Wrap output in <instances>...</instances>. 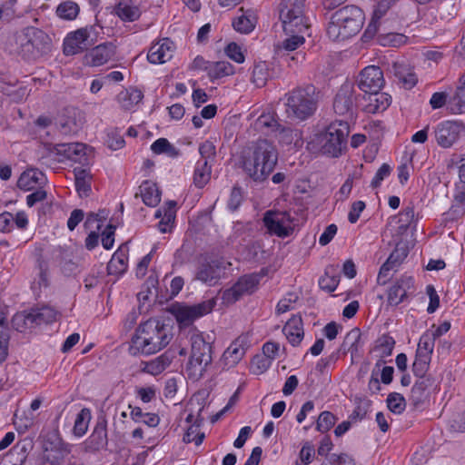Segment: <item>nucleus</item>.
<instances>
[{
    "instance_id": "nucleus-20",
    "label": "nucleus",
    "mask_w": 465,
    "mask_h": 465,
    "mask_svg": "<svg viewBox=\"0 0 465 465\" xmlns=\"http://www.w3.org/2000/svg\"><path fill=\"white\" fill-rule=\"evenodd\" d=\"M174 51V44L169 38L153 45L148 52L147 59L151 64H164L171 60Z\"/></svg>"
},
{
    "instance_id": "nucleus-23",
    "label": "nucleus",
    "mask_w": 465,
    "mask_h": 465,
    "mask_svg": "<svg viewBox=\"0 0 465 465\" xmlns=\"http://www.w3.org/2000/svg\"><path fill=\"white\" fill-rule=\"evenodd\" d=\"M249 347V339L246 335L239 336L223 352L224 361L232 366L237 364L244 356Z\"/></svg>"
},
{
    "instance_id": "nucleus-31",
    "label": "nucleus",
    "mask_w": 465,
    "mask_h": 465,
    "mask_svg": "<svg viewBox=\"0 0 465 465\" xmlns=\"http://www.w3.org/2000/svg\"><path fill=\"white\" fill-rule=\"evenodd\" d=\"M140 195L143 203L150 207L156 206L161 201V192L156 183L151 181H144L139 187Z\"/></svg>"
},
{
    "instance_id": "nucleus-35",
    "label": "nucleus",
    "mask_w": 465,
    "mask_h": 465,
    "mask_svg": "<svg viewBox=\"0 0 465 465\" xmlns=\"http://www.w3.org/2000/svg\"><path fill=\"white\" fill-rule=\"evenodd\" d=\"M74 184L80 197H87L91 193V175L83 168H74Z\"/></svg>"
},
{
    "instance_id": "nucleus-47",
    "label": "nucleus",
    "mask_w": 465,
    "mask_h": 465,
    "mask_svg": "<svg viewBox=\"0 0 465 465\" xmlns=\"http://www.w3.org/2000/svg\"><path fill=\"white\" fill-rule=\"evenodd\" d=\"M79 13V6L73 1H64L56 8V15L65 20L74 19Z\"/></svg>"
},
{
    "instance_id": "nucleus-16",
    "label": "nucleus",
    "mask_w": 465,
    "mask_h": 465,
    "mask_svg": "<svg viewBox=\"0 0 465 465\" xmlns=\"http://www.w3.org/2000/svg\"><path fill=\"white\" fill-rule=\"evenodd\" d=\"M84 124L82 113L74 107H66L59 118V130L64 134H76Z\"/></svg>"
},
{
    "instance_id": "nucleus-62",
    "label": "nucleus",
    "mask_w": 465,
    "mask_h": 465,
    "mask_svg": "<svg viewBox=\"0 0 465 465\" xmlns=\"http://www.w3.org/2000/svg\"><path fill=\"white\" fill-rule=\"evenodd\" d=\"M371 407V401L368 400H360L357 403V406L350 415V420L351 421L361 420L365 418L366 414L369 411Z\"/></svg>"
},
{
    "instance_id": "nucleus-42",
    "label": "nucleus",
    "mask_w": 465,
    "mask_h": 465,
    "mask_svg": "<svg viewBox=\"0 0 465 465\" xmlns=\"http://www.w3.org/2000/svg\"><path fill=\"white\" fill-rule=\"evenodd\" d=\"M435 344V339L429 331L423 333L419 341L416 355L422 358L431 359Z\"/></svg>"
},
{
    "instance_id": "nucleus-22",
    "label": "nucleus",
    "mask_w": 465,
    "mask_h": 465,
    "mask_svg": "<svg viewBox=\"0 0 465 465\" xmlns=\"http://www.w3.org/2000/svg\"><path fill=\"white\" fill-rule=\"evenodd\" d=\"M391 72L407 90H411L418 83V77L413 68L404 62H394L391 65Z\"/></svg>"
},
{
    "instance_id": "nucleus-1",
    "label": "nucleus",
    "mask_w": 465,
    "mask_h": 465,
    "mask_svg": "<svg viewBox=\"0 0 465 465\" xmlns=\"http://www.w3.org/2000/svg\"><path fill=\"white\" fill-rule=\"evenodd\" d=\"M173 338L171 327L163 321L150 318L137 327L132 337L130 352L151 355L166 347Z\"/></svg>"
},
{
    "instance_id": "nucleus-41",
    "label": "nucleus",
    "mask_w": 465,
    "mask_h": 465,
    "mask_svg": "<svg viewBox=\"0 0 465 465\" xmlns=\"http://www.w3.org/2000/svg\"><path fill=\"white\" fill-rule=\"evenodd\" d=\"M62 143H44L42 149L39 151L40 157L39 160L43 164H49L50 161L53 160L54 162H63V159L60 158V147Z\"/></svg>"
},
{
    "instance_id": "nucleus-4",
    "label": "nucleus",
    "mask_w": 465,
    "mask_h": 465,
    "mask_svg": "<svg viewBox=\"0 0 465 465\" xmlns=\"http://www.w3.org/2000/svg\"><path fill=\"white\" fill-rule=\"evenodd\" d=\"M15 53L27 61H36L48 54L52 40L43 30L27 26L15 35Z\"/></svg>"
},
{
    "instance_id": "nucleus-45",
    "label": "nucleus",
    "mask_w": 465,
    "mask_h": 465,
    "mask_svg": "<svg viewBox=\"0 0 465 465\" xmlns=\"http://www.w3.org/2000/svg\"><path fill=\"white\" fill-rule=\"evenodd\" d=\"M335 271L334 266H329L325 270V273L319 279V286L322 290L328 292H334L340 282L338 274H331Z\"/></svg>"
},
{
    "instance_id": "nucleus-17",
    "label": "nucleus",
    "mask_w": 465,
    "mask_h": 465,
    "mask_svg": "<svg viewBox=\"0 0 465 465\" xmlns=\"http://www.w3.org/2000/svg\"><path fill=\"white\" fill-rule=\"evenodd\" d=\"M90 34L86 28H80L70 33L64 41V54L74 55L87 49Z\"/></svg>"
},
{
    "instance_id": "nucleus-57",
    "label": "nucleus",
    "mask_w": 465,
    "mask_h": 465,
    "mask_svg": "<svg viewBox=\"0 0 465 465\" xmlns=\"http://www.w3.org/2000/svg\"><path fill=\"white\" fill-rule=\"evenodd\" d=\"M12 326L17 331H25L27 328H33L31 326L30 312H21L15 313L12 318Z\"/></svg>"
},
{
    "instance_id": "nucleus-61",
    "label": "nucleus",
    "mask_w": 465,
    "mask_h": 465,
    "mask_svg": "<svg viewBox=\"0 0 465 465\" xmlns=\"http://www.w3.org/2000/svg\"><path fill=\"white\" fill-rule=\"evenodd\" d=\"M11 87V84L6 85L0 82V91L9 96L13 102L19 103L26 96V87H20L16 90H12Z\"/></svg>"
},
{
    "instance_id": "nucleus-29",
    "label": "nucleus",
    "mask_w": 465,
    "mask_h": 465,
    "mask_svg": "<svg viewBox=\"0 0 465 465\" xmlns=\"http://www.w3.org/2000/svg\"><path fill=\"white\" fill-rule=\"evenodd\" d=\"M87 146L82 143H62L59 153L60 158L81 163L83 159L86 160L85 150Z\"/></svg>"
},
{
    "instance_id": "nucleus-34",
    "label": "nucleus",
    "mask_w": 465,
    "mask_h": 465,
    "mask_svg": "<svg viewBox=\"0 0 465 465\" xmlns=\"http://www.w3.org/2000/svg\"><path fill=\"white\" fill-rule=\"evenodd\" d=\"M143 97V94L141 90L130 87L117 94V101L124 110H130L134 105L140 103Z\"/></svg>"
},
{
    "instance_id": "nucleus-38",
    "label": "nucleus",
    "mask_w": 465,
    "mask_h": 465,
    "mask_svg": "<svg viewBox=\"0 0 465 465\" xmlns=\"http://www.w3.org/2000/svg\"><path fill=\"white\" fill-rule=\"evenodd\" d=\"M33 446V440L29 438L19 440L10 450L12 456H16L15 462L13 465H24Z\"/></svg>"
},
{
    "instance_id": "nucleus-32",
    "label": "nucleus",
    "mask_w": 465,
    "mask_h": 465,
    "mask_svg": "<svg viewBox=\"0 0 465 465\" xmlns=\"http://www.w3.org/2000/svg\"><path fill=\"white\" fill-rule=\"evenodd\" d=\"M127 255L125 250L121 246L112 256L107 263V272L110 275H123L127 270Z\"/></svg>"
},
{
    "instance_id": "nucleus-36",
    "label": "nucleus",
    "mask_w": 465,
    "mask_h": 465,
    "mask_svg": "<svg viewBox=\"0 0 465 465\" xmlns=\"http://www.w3.org/2000/svg\"><path fill=\"white\" fill-rule=\"evenodd\" d=\"M45 175L37 170H30L24 172L17 181V187L24 191H30L33 185L44 183Z\"/></svg>"
},
{
    "instance_id": "nucleus-56",
    "label": "nucleus",
    "mask_w": 465,
    "mask_h": 465,
    "mask_svg": "<svg viewBox=\"0 0 465 465\" xmlns=\"http://www.w3.org/2000/svg\"><path fill=\"white\" fill-rule=\"evenodd\" d=\"M89 419L90 411L88 409H83L77 414L74 426V431L76 436H83L86 432Z\"/></svg>"
},
{
    "instance_id": "nucleus-6",
    "label": "nucleus",
    "mask_w": 465,
    "mask_h": 465,
    "mask_svg": "<svg viewBox=\"0 0 465 465\" xmlns=\"http://www.w3.org/2000/svg\"><path fill=\"white\" fill-rule=\"evenodd\" d=\"M350 126L347 120H337L330 124L323 132L316 137L322 154L339 157L346 149Z\"/></svg>"
},
{
    "instance_id": "nucleus-40",
    "label": "nucleus",
    "mask_w": 465,
    "mask_h": 465,
    "mask_svg": "<svg viewBox=\"0 0 465 465\" xmlns=\"http://www.w3.org/2000/svg\"><path fill=\"white\" fill-rule=\"evenodd\" d=\"M115 14L124 22H134L141 15L139 8L130 5L126 1H121L117 4L115 6Z\"/></svg>"
},
{
    "instance_id": "nucleus-48",
    "label": "nucleus",
    "mask_w": 465,
    "mask_h": 465,
    "mask_svg": "<svg viewBox=\"0 0 465 465\" xmlns=\"http://www.w3.org/2000/svg\"><path fill=\"white\" fill-rule=\"evenodd\" d=\"M407 37L402 34L381 33L377 35L378 43L383 46H400L406 42Z\"/></svg>"
},
{
    "instance_id": "nucleus-2",
    "label": "nucleus",
    "mask_w": 465,
    "mask_h": 465,
    "mask_svg": "<svg viewBox=\"0 0 465 465\" xmlns=\"http://www.w3.org/2000/svg\"><path fill=\"white\" fill-rule=\"evenodd\" d=\"M278 162V152L268 140H258L252 150L242 156V167L254 182H263L274 170Z\"/></svg>"
},
{
    "instance_id": "nucleus-54",
    "label": "nucleus",
    "mask_w": 465,
    "mask_h": 465,
    "mask_svg": "<svg viewBox=\"0 0 465 465\" xmlns=\"http://www.w3.org/2000/svg\"><path fill=\"white\" fill-rule=\"evenodd\" d=\"M158 279L156 276L150 275L144 284L143 285V290L137 294L138 299L140 301H147L149 295L155 294L157 296L158 292Z\"/></svg>"
},
{
    "instance_id": "nucleus-24",
    "label": "nucleus",
    "mask_w": 465,
    "mask_h": 465,
    "mask_svg": "<svg viewBox=\"0 0 465 465\" xmlns=\"http://www.w3.org/2000/svg\"><path fill=\"white\" fill-rule=\"evenodd\" d=\"M433 384L432 378L418 379L411 388L410 401L415 409L420 408L428 397L427 390Z\"/></svg>"
},
{
    "instance_id": "nucleus-58",
    "label": "nucleus",
    "mask_w": 465,
    "mask_h": 465,
    "mask_svg": "<svg viewBox=\"0 0 465 465\" xmlns=\"http://www.w3.org/2000/svg\"><path fill=\"white\" fill-rule=\"evenodd\" d=\"M37 269H38V285L39 287H48L49 286V264L48 262L45 261L41 255L37 258L36 261Z\"/></svg>"
},
{
    "instance_id": "nucleus-10",
    "label": "nucleus",
    "mask_w": 465,
    "mask_h": 465,
    "mask_svg": "<svg viewBox=\"0 0 465 465\" xmlns=\"http://www.w3.org/2000/svg\"><path fill=\"white\" fill-rule=\"evenodd\" d=\"M465 135V125L460 121H443L434 128L436 143L441 148H450Z\"/></svg>"
},
{
    "instance_id": "nucleus-51",
    "label": "nucleus",
    "mask_w": 465,
    "mask_h": 465,
    "mask_svg": "<svg viewBox=\"0 0 465 465\" xmlns=\"http://www.w3.org/2000/svg\"><path fill=\"white\" fill-rule=\"evenodd\" d=\"M233 28L242 34L252 32L255 26V18L252 15H242L232 22Z\"/></svg>"
},
{
    "instance_id": "nucleus-30",
    "label": "nucleus",
    "mask_w": 465,
    "mask_h": 465,
    "mask_svg": "<svg viewBox=\"0 0 465 465\" xmlns=\"http://www.w3.org/2000/svg\"><path fill=\"white\" fill-rule=\"evenodd\" d=\"M29 312L32 327L52 323L57 317V312L49 306L32 308Z\"/></svg>"
},
{
    "instance_id": "nucleus-28",
    "label": "nucleus",
    "mask_w": 465,
    "mask_h": 465,
    "mask_svg": "<svg viewBox=\"0 0 465 465\" xmlns=\"http://www.w3.org/2000/svg\"><path fill=\"white\" fill-rule=\"evenodd\" d=\"M368 101L365 111L368 114H377L385 111L390 106L391 97L386 93L376 91L368 94Z\"/></svg>"
},
{
    "instance_id": "nucleus-64",
    "label": "nucleus",
    "mask_w": 465,
    "mask_h": 465,
    "mask_svg": "<svg viewBox=\"0 0 465 465\" xmlns=\"http://www.w3.org/2000/svg\"><path fill=\"white\" fill-rule=\"evenodd\" d=\"M322 465H356L354 460L346 453L331 454L328 458V463Z\"/></svg>"
},
{
    "instance_id": "nucleus-13",
    "label": "nucleus",
    "mask_w": 465,
    "mask_h": 465,
    "mask_svg": "<svg viewBox=\"0 0 465 465\" xmlns=\"http://www.w3.org/2000/svg\"><path fill=\"white\" fill-rule=\"evenodd\" d=\"M191 343L192 349L189 364L193 367L203 365L202 371H204L213 361L211 343L207 342L202 334H193Z\"/></svg>"
},
{
    "instance_id": "nucleus-49",
    "label": "nucleus",
    "mask_w": 465,
    "mask_h": 465,
    "mask_svg": "<svg viewBox=\"0 0 465 465\" xmlns=\"http://www.w3.org/2000/svg\"><path fill=\"white\" fill-rule=\"evenodd\" d=\"M268 77L269 71L265 62H260L254 65L252 73V81L257 87L264 86Z\"/></svg>"
},
{
    "instance_id": "nucleus-14",
    "label": "nucleus",
    "mask_w": 465,
    "mask_h": 465,
    "mask_svg": "<svg viewBox=\"0 0 465 465\" xmlns=\"http://www.w3.org/2000/svg\"><path fill=\"white\" fill-rule=\"evenodd\" d=\"M357 82L359 89L366 94L380 91L385 83L382 71L375 65L365 67Z\"/></svg>"
},
{
    "instance_id": "nucleus-63",
    "label": "nucleus",
    "mask_w": 465,
    "mask_h": 465,
    "mask_svg": "<svg viewBox=\"0 0 465 465\" xmlns=\"http://www.w3.org/2000/svg\"><path fill=\"white\" fill-rule=\"evenodd\" d=\"M378 342L377 348L381 351V357L391 355L395 345V340L391 336L384 334L378 340Z\"/></svg>"
},
{
    "instance_id": "nucleus-18",
    "label": "nucleus",
    "mask_w": 465,
    "mask_h": 465,
    "mask_svg": "<svg viewBox=\"0 0 465 465\" xmlns=\"http://www.w3.org/2000/svg\"><path fill=\"white\" fill-rule=\"evenodd\" d=\"M222 262L211 260L202 262L195 272L194 279L209 286L215 285L221 278Z\"/></svg>"
},
{
    "instance_id": "nucleus-5",
    "label": "nucleus",
    "mask_w": 465,
    "mask_h": 465,
    "mask_svg": "<svg viewBox=\"0 0 465 465\" xmlns=\"http://www.w3.org/2000/svg\"><path fill=\"white\" fill-rule=\"evenodd\" d=\"M364 21V15L356 5H345L331 16L327 34L334 41H344L360 32Z\"/></svg>"
},
{
    "instance_id": "nucleus-46",
    "label": "nucleus",
    "mask_w": 465,
    "mask_h": 465,
    "mask_svg": "<svg viewBox=\"0 0 465 465\" xmlns=\"http://www.w3.org/2000/svg\"><path fill=\"white\" fill-rule=\"evenodd\" d=\"M43 450L51 454H59L63 457V440L57 433L46 435L43 443Z\"/></svg>"
},
{
    "instance_id": "nucleus-53",
    "label": "nucleus",
    "mask_w": 465,
    "mask_h": 465,
    "mask_svg": "<svg viewBox=\"0 0 465 465\" xmlns=\"http://www.w3.org/2000/svg\"><path fill=\"white\" fill-rule=\"evenodd\" d=\"M302 34V33L287 34L289 37L282 41V45L278 46V49L290 52L296 50L305 42V38Z\"/></svg>"
},
{
    "instance_id": "nucleus-9",
    "label": "nucleus",
    "mask_w": 465,
    "mask_h": 465,
    "mask_svg": "<svg viewBox=\"0 0 465 465\" xmlns=\"http://www.w3.org/2000/svg\"><path fill=\"white\" fill-rule=\"evenodd\" d=\"M215 304L216 301L213 298L193 305H177L173 306L172 313L180 324L187 326L196 319L210 313Z\"/></svg>"
},
{
    "instance_id": "nucleus-59",
    "label": "nucleus",
    "mask_w": 465,
    "mask_h": 465,
    "mask_svg": "<svg viewBox=\"0 0 465 465\" xmlns=\"http://www.w3.org/2000/svg\"><path fill=\"white\" fill-rule=\"evenodd\" d=\"M430 359V358H422L415 355V361L412 364V372L419 379L421 378H431L430 376H427L426 373L429 370Z\"/></svg>"
},
{
    "instance_id": "nucleus-26",
    "label": "nucleus",
    "mask_w": 465,
    "mask_h": 465,
    "mask_svg": "<svg viewBox=\"0 0 465 465\" xmlns=\"http://www.w3.org/2000/svg\"><path fill=\"white\" fill-rule=\"evenodd\" d=\"M91 447L96 450L106 448L107 439V420L105 417L101 416L97 419L96 425L89 438Z\"/></svg>"
},
{
    "instance_id": "nucleus-43",
    "label": "nucleus",
    "mask_w": 465,
    "mask_h": 465,
    "mask_svg": "<svg viewBox=\"0 0 465 465\" xmlns=\"http://www.w3.org/2000/svg\"><path fill=\"white\" fill-rule=\"evenodd\" d=\"M211 166L207 161H199L193 173V183L196 187L203 188L210 180Z\"/></svg>"
},
{
    "instance_id": "nucleus-39",
    "label": "nucleus",
    "mask_w": 465,
    "mask_h": 465,
    "mask_svg": "<svg viewBox=\"0 0 465 465\" xmlns=\"http://www.w3.org/2000/svg\"><path fill=\"white\" fill-rule=\"evenodd\" d=\"M361 332L359 328H353L351 330L341 344V350L351 352V356L356 355L359 349L362 346Z\"/></svg>"
},
{
    "instance_id": "nucleus-7",
    "label": "nucleus",
    "mask_w": 465,
    "mask_h": 465,
    "mask_svg": "<svg viewBox=\"0 0 465 465\" xmlns=\"http://www.w3.org/2000/svg\"><path fill=\"white\" fill-rule=\"evenodd\" d=\"M305 0H282L279 18L285 34L304 33L309 25L304 15Z\"/></svg>"
},
{
    "instance_id": "nucleus-55",
    "label": "nucleus",
    "mask_w": 465,
    "mask_h": 465,
    "mask_svg": "<svg viewBox=\"0 0 465 465\" xmlns=\"http://www.w3.org/2000/svg\"><path fill=\"white\" fill-rule=\"evenodd\" d=\"M337 418L331 411H322L317 420L316 430L322 433L330 430L335 424Z\"/></svg>"
},
{
    "instance_id": "nucleus-44",
    "label": "nucleus",
    "mask_w": 465,
    "mask_h": 465,
    "mask_svg": "<svg viewBox=\"0 0 465 465\" xmlns=\"http://www.w3.org/2000/svg\"><path fill=\"white\" fill-rule=\"evenodd\" d=\"M151 150L156 154L164 153L172 158H175L180 154V151L166 138H159L154 141L151 145Z\"/></svg>"
},
{
    "instance_id": "nucleus-19",
    "label": "nucleus",
    "mask_w": 465,
    "mask_h": 465,
    "mask_svg": "<svg viewBox=\"0 0 465 465\" xmlns=\"http://www.w3.org/2000/svg\"><path fill=\"white\" fill-rule=\"evenodd\" d=\"M115 49L116 46L111 42L98 45L86 54V63L92 66L103 65L114 56Z\"/></svg>"
},
{
    "instance_id": "nucleus-50",
    "label": "nucleus",
    "mask_w": 465,
    "mask_h": 465,
    "mask_svg": "<svg viewBox=\"0 0 465 465\" xmlns=\"http://www.w3.org/2000/svg\"><path fill=\"white\" fill-rule=\"evenodd\" d=\"M9 336L6 332V319L0 313V364L5 361L8 354Z\"/></svg>"
},
{
    "instance_id": "nucleus-8",
    "label": "nucleus",
    "mask_w": 465,
    "mask_h": 465,
    "mask_svg": "<svg viewBox=\"0 0 465 465\" xmlns=\"http://www.w3.org/2000/svg\"><path fill=\"white\" fill-rule=\"evenodd\" d=\"M262 222L271 235L285 238L293 232L292 218L286 211L268 210L263 214Z\"/></svg>"
},
{
    "instance_id": "nucleus-52",
    "label": "nucleus",
    "mask_w": 465,
    "mask_h": 465,
    "mask_svg": "<svg viewBox=\"0 0 465 465\" xmlns=\"http://www.w3.org/2000/svg\"><path fill=\"white\" fill-rule=\"evenodd\" d=\"M387 406L389 410L393 412L394 414H401L404 411L406 407V401L405 398L398 393V392H391L388 395L387 398Z\"/></svg>"
},
{
    "instance_id": "nucleus-3",
    "label": "nucleus",
    "mask_w": 465,
    "mask_h": 465,
    "mask_svg": "<svg viewBox=\"0 0 465 465\" xmlns=\"http://www.w3.org/2000/svg\"><path fill=\"white\" fill-rule=\"evenodd\" d=\"M285 114L292 121L303 122L317 111L321 99L319 89L312 84L297 86L285 94Z\"/></svg>"
},
{
    "instance_id": "nucleus-33",
    "label": "nucleus",
    "mask_w": 465,
    "mask_h": 465,
    "mask_svg": "<svg viewBox=\"0 0 465 465\" xmlns=\"http://www.w3.org/2000/svg\"><path fill=\"white\" fill-rule=\"evenodd\" d=\"M460 84L448 101V110L453 114L465 113V75L460 79Z\"/></svg>"
},
{
    "instance_id": "nucleus-25",
    "label": "nucleus",
    "mask_w": 465,
    "mask_h": 465,
    "mask_svg": "<svg viewBox=\"0 0 465 465\" xmlns=\"http://www.w3.org/2000/svg\"><path fill=\"white\" fill-rule=\"evenodd\" d=\"M282 331L292 346L299 345L304 337L302 317L292 316L284 325Z\"/></svg>"
},
{
    "instance_id": "nucleus-60",
    "label": "nucleus",
    "mask_w": 465,
    "mask_h": 465,
    "mask_svg": "<svg viewBox=\"0 0 465 465\" xmlns=\"http://www.w3.org/2000/svg\"><path fill=\"white\" fill-rule=\"evenodd\" d=\"M272 361L263 354L255 355L251 361V370L254 374L265 372L271 366Z\"/></svg>"
},
{
    "instance_id": "nucleus-27",
    "label": "nucleus",
    "mask_w": 465,
    "mask_h": 465,
    "mask_svg": "<svg viewBox=\"0 0 465 465\" xmlns=\"http://www.w3.org/2000/svg\"><path fill=\"white\" fill-rule=\"evenodd\" d=\"M444 215L446 222H455L465 215V186L457 189L452 204Z\"/></svg>"
},
{
    "instance_id": "nucleus-12",
    "label": "nucleus",
    "mask_w": 465,
    "mask_h": 465,
    "mask_svg": "<svg viewBox=\"0 0 465 465\" xmlns=\"http://www.w3.org/2000/svg\"><path fill=\"white\" fill-rule=\"evenodd\" d=\"M354 86L351 83H344L333 99V110L336 114L351 119L356 112V97Z\"/></svg>"
},
{
    "instance_id": "nucleus-15",
    "label": "nucleus",
    "mask_w": 465,
    "mask_h": 465,
    "mask_svg": "<svg viewBox=\"0 0 465 465\" xmlns=\"http://www.w3.org/2000/svg\"><path fill=\"white\" fill-rule=\"evenodd\" d=\"M51 260L60 267V271L64 276L73 275L77 269V263L74 261V253L70 248L54 247L51 252Z\"/></svg>"
},
{
    "instance_id": "nucleus-37",
    "label": "nucleus",
    "mask_w": 465,
    "mask_h": 465,
    "mask_svg": "<svg viewBox=\"0 0 465 465\" xmlns=\"http://www.w3.org/2000/svg\"><path fill=\"white\" fill-rule=\"evenodd\" d=\"M234 73L233 66L225 61L211 62L207 67V74L211 81L231 75Z\"/></svg>"
},
{
    "instance_id": "nucleus-21",
    "label": "nucleus",
    "mask_w": 465,
    "mask_h": 465,
    "mask_svg": "<svg viewBox=\"0 0 465 465\" xmlns=\"http://www.w3.org/2000/svg\"><path fill=\"white\" fill-rule=\"evenodd\" d=\"M413 278L402 276L395 282L388 292V303L391 306H397L407 298L410 290L413 289Z\"/></svg>"
},
{
    "instance_id": "nucleus-11",
    "label": "nucleus",
    "mask_w": 465,
    "mask_h": 465,
    "mask_svg": "<svg viewBox=\"0 0 465 465\" xmlns=\"http://www.w3.org/2000/svg\"><path fill=\"white\" fill-rule=\"evenodd\" d=\"M262 275L258 273L247 274L239 280L229 289H226L222 295L223 303L232 304L240 300L244 294H252L260 282Z\"/></svg>"
}]
</instances>
